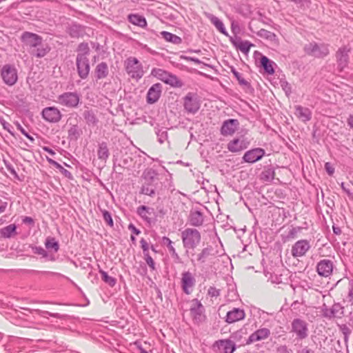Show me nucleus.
I'll list each match as a JSON object with an SVG mask.
<instances>
[{
  "label": "nucleus",
  "mask_w": 353,
  "mask_h": 353,
  "mask_svg": "<svg viewBox=\"0 0 353 353\" xmlns=\"http://www.w3.org/2000/svg\"><path fill=\"white\" fill-rule=\"evenodd\" d=\"M261 64L263 67L265 73L268 74H273L274 73V69L273 65L274 64V61H271L265 56H262L261 58Z\"/></svg>",
  "instance_id": "nucleus-36"
},
{
  "label": "nucleus",
  "mask_w": 353,
  "mask_h": 353,
  "mask_svg": "<svg viewBox=\"0 0 353 353\" xmlns=\"http://www.w3.org/2000/svg\"><path fill=\"white\" fill-rule=\"evenodd\" d=\"M234 45L239 49L243 53H248L251 46H253L250 41H242L240 39H239L238 42H234Z\"/></svg>",
  "instance_id": "nucleus-45"
},
{
  "label": "nucleus",
  "mask_w": 353,
  "mask_h": 353,
  "mask_svg": "<svg viewBox=\"0 0 353 353\" xmlns=\"http://www.w3.org/2000/svg\"><path fill=\"white\" fill-rule=\"evenodd\" d=\"M181 236L183 246L187 253L189 250L196 249L201 241V233L195 228H185L181 232Z\"/></svg>",
  "instance_id": "nucleus-1"
},
{
  "label": "nucleus",
  "mask_w": 353,
  "mask_h": 353,
  "mask_svg": "<svg viewBox=\"0 0 353 353\" xmlns=\"http://www.w3.org/2000/svg\"><path fill=\"white\" fill-rule=\"evenodd\" d=\"M291 325V332L296 334L298 339L303 340L307 337L308 325L306 321L299 318L294 319Z\"/></svg>",
  "instance_id": "nucleus-9"
},
{
  "label": "nucleus",
  "mask_w": 353,
  "mask_h": 353,
  "mask_svg": "<svg viewBox=\"0 0 353 353\" xmlns=\"http://www.w3.org/2000/svg\"><path fill=\"white\" fill-rule=\"evenodd\" d=\"M158 173L152 168L146 169L142 174L144 183L140 190V193L153 196L155 194L154 182L157 179Z\"/></svg>",
  "instance_id": "nucleus-2"
},
{
  "label": "nucleus",
  "mask_w": 353,
  "mask_h": 353,
  "mask_svg": "<svg viewBox=\"0 0 353 353\" xmlns=\"http://www.w3.org/2000/svg\"><path fill=\"white\" fill-rule=\"evenodd\" d=\"M190 312L194 322L199 323L205 320V308L197 299H194L191 301Z\"/></svg>",
  "instance_id": "nucleus-7"
},
{
  "label": "nucleus",
  "mask_w": 353,
  "mask_h": 353,
  "mask_svg": "<svg viewBox=\"0 0 353 353\" xmlns=\"http://www.w3.org/2000/svg\"><path fill=\"white\" fill-rule=\"evenodd\" d=\"M341 189L343 190V191L344 192H345V193L348 195V196H349L350 198H351L352 199H353V194H352V193L350 192V189H349V188H347L345 185V183H344L343 182H342V183H341Z\"/></svg>",
  "instance_id": "nucleus-63"
},
{
  "label": "nucleus",
  "mask_w": 353,
  "mask_h": 353,
  "mask_svg": "<svg viewBox=\"0 0 353 353\" xmlns=\"http://www.w3.org/2000/svg\"><path fill=\"white\" fill-rule=\"evenodd\" d=\"M257 35L259 36L260 37L266 39L271 41H274L277 39L276 35L274 32L267 30L265 29H261L257 32Z\"/></svg>",
  "instance_id": "nucleus-48"
},
{
  "label": "nucleus",
  "mask_w": 353,
  "mask_h": 353,
  "mask_svg": "<svg viewBox=\"0 0 353 353\" xmlns=\"http://www.w3.org/2000/svg\"><path fill=\"white\" fill-rule=\"evenodd\" d=\"M141 249L143 250V256L150 254L149 253V245L148 242L144 239H141L140 241Z\"/></svg>",
  "instance_id": "nucleus-58"
},
{
  "label": "nucleus",
  "mask_w": 353,
  "mask_h": 353,
  "mask_svg": "<svg viewBox=\"0 0 353 353\" xmlns=\"http://www.w3.org/2000/svg\"><path fill=\"white\" fill-rule=\"evenodd\" d=\"M196 283V279L190 271L182 272L181 279V285L183 292L187 294H190Z\"/></svg>",
  "instance_id": "nucleus-12"
},
{
  "label": "nucleus",
  "mask_w": 353,
  "mask_h": 353,
  "mask_svg": "<svg viewBox=\"0 0 353 353\" xmlns=\"http://www.w3.org/2000/svg\"><path fill=\"white\" fill-rule=\"evenodd\" d=\"M165 83L173 88H181L183 83L174 74L170 73L164 81Z\"/></svg>",
  "instance_id": "nucleus-38"
},
{
  "label": "nucleus",
  "mask_w": 353,
  "mask_h": 353,
  "mask_svg": "<svg viewBox=\"0 0 353 353\" xmlns=\"http://www.w3.org/2000/svg\"><path fill=\"white\" fill-rule=\"evenodd\" d=\"M124 65L126 72L131 78L138 81L143 77L144 74L143 65L136 57H128L125 61Z\"/></svg>",
  "instance_id": "nucleus-3"
},
{
  "label": "nucleus",
  "mask_w": 353,
  "mask_h": 353,
  "mask_svg": "<svg viewBox=\"0 0 353 353\" xmlns=\"http://www.w3.org/2000/svg\"><path fill=\"white\" fill-rule=\"evenodd\" d=\"M348 301L353 305V279L349 281L348 283V292H347Z\"/></svg>",
  "instance_id": "nucleus-54"
},
{
  "label": "nucleus",
  "mask_w": 353,
  "mask_h": 353,
  "mask_svg": "<svg viewBox=\"0 0 353 353\" xmlns=\"http://www.w3.org/2000/svg\"><path fill=\"white\" fill-rule=\"evenodd\" d=\"M162 85L161 83H157L153 84L148 90L147 93V102L150 104L157 102L161 94Z\"/></svg>",
  "instance_id": "nucleus-24"
},
{
  "label": "nucleus",
  "mask_w": 353,
  "mask_h": 353,
  "mask_svg": "<svg viewBox=\"0 0 353 353\" xmlns=\"http://www.w3.org/2000/svg\"><path fill=\"white\" fill-rule=\"evenodd\" d=\"M325 169L327 173L330 176L332 175L334 172V168L332 166L331 163L329 162L325 163Z\"/></svg>",
  "instance_id": "nucleus-62"
},
{
  "label": "nucleus",
  "mask_w": 353,
  "mask_h": 353,
  "mask_svg": "<svg viewBox=\"0 0 353 353\" xmlns=\"http://www.w3.org/2000/svg\"><path fill=\"white\" fill-rule=\"evenodd\" d=\"M270 335V330L268 328H260L254 331L250 335L246 341V345L252 344L254 342L265 340Z\"/></svg>",
  "instance_id": "nucleus-23"
},
{
  "label": "nucleus",
  "mask_w": 353,
  "mask_h": 353,
  "mask_svg": "<svg viewBox=\"0 0 353 353\" xmlns=\"http://www.w3.org/2000/svg\"><path fill=\"white\" fill-rule=\"evenodd\" d=\"M265 154V150L261 148H256L247 151L243 157V160L249 163H254L261 159Z\"/></svg>",
  "instance_id": "nucleus-20"
},
{
  "label": "nucleus",
  "mask_w": 353,
  "mask_h": 353,
  "mask_svg": "<svg viewBox=\"0 0 353 353\" xmlns=\"http://www.w3.org/2000/svg\"><path fill=\"white\" fill-rule=\"evenodd\" d=\"M170 72L168 71L163 70L161 68H153L151 71V75L156 77L157 79L161 80L164 82L168 77Z\"/></svg>",
  "instance_id": "nucleus-43"
},
{
  "label": "nucleus",
  "mask_w": 353,
  "mask_h": 353,
  "mask_svg": "<svg viewBox=\"0 0 353 353\" xmlns=\"http://www.w3.org/2000/svg\"><path fill=\"white\" fill-rule=\"evenodd\" d=\"M68 34L72 38H79L83 37L85 33L84 26L77 24L72 23L67 30Z\"/></svg>",
  "instance_id": "nucleus-29"
},
{
  "label": "nucleus",
  "mask_w": 353,
  "mask_h": 353,
  "mask_svg": "<svg viewBox=\"0 0 353 353\" xmlns=\"http://www.w3.org/2000/svg\"><path fill=\"white\" fill-rule=\"evenodd\" d=\"M16 126L17 130H19L26 137H27L31 142H34V138L29 134L28 132L22 127V125L19 123H16Z\"/></svg>",
  "instance_id": "nucleus-57"
},
{
  "label": "nucleus",
  "mask_w": 353,
  "mask_h": 353,
  "mask_svg": "<svg viewBox=\"0 0 353 353\" xmlns=\"http://www.w3.org/2000/svg\"><path fill=\"white\" fill-rule=\"evenodd\" d=\"M231 72H232V74H234V76L235 77L236 80L238 81L239 85H241V86L244 87L246 89L252 90V88L250 83L248 81H246L242 77L241 74L239 73L238 71H236V70L234 68H233V67L231 68Z\"/></svg>",
  "instance_id": "nucleus-39"
},
{
  "label": "nucleus",
  "mask_w": 353,
  "mask_h": 353,
  "mask_svg": "<svg viewBox=\"0 0 353 353\" xmlns=\"http://www.w3.org/2000/svg\"><path fill=\"white\" fill-rule=\"evenodd\" d=\"M162 37L168 42L172 43L175 45H179L182 43V39L179 36L174 34L167 31L161 32Z\"/></svg>",
  "instance_id": "nucleus-37"
},
{
  "label": "nucleus",
  "mask_w": 353,
  "mask_h": 353,
  "mask_svg": "<svg viewBox=\"0 0 353 353\" xmlns=\"http://www.w3.org/2000/svg\"><path fill=\"white\" fill-rule=\"evenodd\" d=\"M329 46L325 43H317L316 42H310L304 46L305 52L310 56L316 58H323L329 54Z\"/></svg>",
  "instance_id": "nucleus-4"
},
{
  "label": "nucleus",
  "mask_w": 353,
  "mask_h": 353,
  "mask_svg": "<svg viewBox=\"0 0 353 353\" xmlns=\"http://www.w3.org/2000/svg\"><path fill=\"white\" fill-rule=\"evenodd\" d=\"M239 126V122L235 119H229L223 122L221 127V134L225 137L234 134Z\"/></svg>",
  "instance_id": "nucleus-19"
},
{
  "label": "nucleus",
  "mask_w": 353,
  "mask_h": 353,
  "mask_svg": "<svg viewBox=\"0 0 353 353\" xmlns=\"http://www.w3.org/2000/svg\"><path fill=\"white\" fill-rule=\"evenodd\" d=\"M144 259L145 261L146 264L149 266L151 270H155V263L152 259V257L150 256V254L144 255L143 256Z\"/></svg>",
  "instance_id": "nucleus-55"
},
{
  "label": "nucleus",
  "mask_w": 353,
  "mask_h": 353,
  "mask_svg": "<svg viewBox=\"0 0 353 353\" xmlns=\"http://www.w3.org/2000/svg\"><path fill=\"white\" fill-rule=\"evenodd\" d=\"M208 18L210 21V22L216 27V28L223 34L228 36V33L225 28V26L221 20H220L217 17L213 14H208Z\"/></svg>",
  "instance_id": "nucleus-32"
},
{
  "label": "nucleus",
  "mask_w": 353,
  "mask_h": 353,
  "mask_svg": "<svg viewBox=\"0 0 353 353\" xmlns=\"http://www.w3.org/2000/svg\"><path fill=\"white\" fill-rule=\"evenodd\" d=\"M224 254V250L222 248L218 249L217 246L214 248L212 245H208L203 248L196 255V261L199 264H204L208 260L221 256Z\"/></svg>",
  "instance_id": "nucleus-5"
},
{
  "label": "nucleus",
  "mask_w": 353,
  "mask_h": 353,
  "mask_svg": "<svg viewBox=\"0 0 353 353\" xmlns=\"http://www.w3.org/2000/svg\"><path fill=\"white\" fill-rule=\"evenodd\" d=\"M281 86L283 90L285 91L287 95H289L292 92V88L290 84L287 81H283L281 83Z\"/></svg>",
  "instance_id": "nucleus-61"
},
{
  "label": "nucleus",
  "mask_w": 353,
  "mask_h": 353,
  "mask_svg": "<svg viewBox=\"0 0 353 353\" xmlns=\"http://www.w3.org/2000/svg\"><path fill=\"white\" fill-rule=\"evenodd\" d=\"M48 163L53 166H54L57 169L59 170V172L66 178L71 179H72V174L68 170L65 169L60 163L57 162L56 161L47 158Z\"/></svg>",
  "instance_id": "nucleus-40"
},
{
  "label": "nucleus",
  "mask_w": 353,
  "mask_h": 353,
  "mask_svg": "<svg viewBox=\"0 0 353 353\" xmlns=\"http://www.w3.org/2000/svg\"><path fill=\"white\" fill-rule=\"evenodd\" d=\"M208 294L211 297H217L220 295V290L216 289L215 287H210L208 290Z\"/></svg>",
  "instance_id": "nucleus-59"
},
{
  "label": "nucleus",
  "mask_w": 353,
  "mask_h": 353,
  "mask_svg": "<svg viewBox=\"0 0 353 353\" xmlns=\"http://www.w3.org/2000/svg\"><path fill=\"white\" fill-rule=\"evenodd\" d=\"M152 211H153V209L145 205H141L137 208L138 214L148 223L151 222V219L148 215L151 214Z\"/></svg>",
  "instance_id": "nucleus-41"
},
{
  "label": "nucleus",
  "mask_w": 353,
  "mask_h": 353,
  "mask_svg": "<svg viewBox=\"0 0 353 353\" xmlns=\"http://www.w3.org/2000/svg\"><path fill=\"white\" fill-rule=\"evenodd\" d=\"M98 159L103 162H106L110 156L109 149L105 142L103 141L99 143L97 150Z\"/></svg>",
  "instance_id": "nucleus-31"
},
{
  "label": "nucleus",
  "mask_w": 353,
  "mask_h": 353,
  "mask_svg": "<svg viewBox=\"0 0 353 353\" xmlns=\"http://www.w3.org/2000/svg\"><path fill=\"white\" fill-rule=\"evenodd\" d=\"M50 51V47L46 43H43V41H41L39 46H37L36 48H33L32 50H29V53L32 57L42 58L44 57Z\"/></svg>",
  "instance_id": "nucleus-26"
},
{
  "label": "nucleus",
  "mask_w": 353,
  "mask_h": 353,
  "mask_svg": "<svg viewBox=\"0 0 353 353\" xmlns=\"http://www.w3.org/2000/svg\"><path fill=\"white\" fill-rule=\"evenodd\" d=\"M17 227L14 224H10L1 229V236L10 238L16 234Z\"/></svg>",
  "instance_id": "nucleus-42"
},
{
  "label": "nucleus",
  "mask_w": 353,
  "mask_h": 353,
  "mask_svg": "<svg viewBox=\"0 0 353 353\" xmlns=\"http://www.w3.org/2000/svg\"><path fill=\"white\" fill-rule=\"evenodd\" d=\"M32 251L34 254L42 256L44 258H48L50 261H54L55 258L52 256H49L48 252L42 248L34 246L32 248Z\"/></svg>",
  "instance_id": "nucleus-49"
},
{
  "label": "nucleus",
  "mask_w": 353,
  "mask_h": 353,
  "mask_svg": "<svg viewBox=\"0 0 353 353\" xmlns=\"http://www.w3.org/2000/svg\"><path fill=\"white\" fill-rule=\"evenodd\" d=\"M1 77L5 84L12 86L18 80L17 70L14 65L6 64L1 69Z\"/></svg>",
  "instance_id": "nucleus-6"
},
{
  "label": "nucleus",
  "mask_w": 353,
  "mask_h": 353,
  "mask_svg": "<svg viewBox=\"0 0 353 353\" xmlns=\"http://www.w3.org/2000/svg\"><path fill=\"white\" fill-rule=\"evenodd\" d=\"M25 312H20V313L21 314H24V315H26V316H28L29 314H32L34 312L37 313L39 316H42V317H46L47 315L50 316H52V317H54V318H57V319H61L62 317V315L60 314L59 313H52V312H50L48 311H43V310H31L30 309H28V308H23V309Z\"/></svg>",
  "instance_id": "nucleus-34"
},
{
  "label": "nucleus",
  "mask_w": 353,
  "mask_h": 353,
  "mask_svg": "<svg viewBox=\"0 0 353 353\" xmlns=\"http://www.w3.org/2000/svg\"><path fill=\"white\" fill-rule=\"evenodd\" d=\"M21 41L29 51L33 48H36L37 46H39L41 41H43V39L37 34L26 31L22 33Z\"/></svg>",
  "instance_id": "nucleus-11"
},
{
  "label": "nucleus",
  "mask_w": 353,
  "mask_h": 353,
  "mask_svg": "<svg viewBox=\"0 0 353 353\" xmlns=\"http://www.w3.org/2000/svg\"><path fill=\"white\" fill-rule=\"evenodd\" d=\"M188 221L191 225L199 227L203 225L204 222V217L200 211L191 210L190 212Z\"/></svg>",
  "instance_id": "nucleus-28"
},
{
  "label": "nucleus",
  "mask_w": 353,
  "mask_h": 353,
  "mask_svg": "<svg viewBox=\"0 0 353 353\" xmlns=\"http://www.w3.org/2000/svg\"><path fill=\"white\" fill-rule=\"evenodd\" d=\"M333 267L334 265L331 260L323 259L318 262L316 272L319 276L327 277L332 274Z\"/></svg>",
  "instance_id": "nucleus-21"
},
{
  "label": "nucleus",
  "mask_w": 353,
  "mask_h": 353,
  "mask_svg": "<svg viewBox=\"0 0 353 353\" xmlns=\"http://www.w3.org/2000/svg\"><path fill=\"white\" fill-rule=\"evenodd\" d=\"M76 65L79 77L85 79L88 77L90 70L88 58L82 55H77Z\"/></svg>",
  "instance_id": "nucleus-13"
},
{
  "label": "nucleus",
  "mask_w": 353,
  "mask_h": 353,
  "mask_svg": "<svg viewBox=\"0 0 353 353\" xmlns=\"http://www.w3.org/2000/svg\"><path fill=\"white\" fill-rule=\"evenodd\" d=\"M245 314L243 310L234 307L227 312L225 322L229 324L234 323L245 318Z\"/></svg>",
  "instance_id": "nucleus-25"
},
{
  "label": "nucleus",
  "mask_w": 353,
  "mask_h": 353,
  "mask_svg": "<svg viewBox=\"0 0 353 353\" xmlns=\"http://www.w3.org/2000/svg\"><path fill=\"white\" fill-rule=\"evenodd\" d=\"M294 108V114L301 121L307 122L311 119L312 112L309 108L303 107L301 105H296Z\"/></svg>",
  "instance_id": "nucleus-27"
},
{
  "label": "nucleus",
  "mask_w": 353,
  "mask_h": 353,
  "mask_svg": "<svg viewBox=\"0 0 353 353\" xmlns=\"http://www.w3.org/2000/svg\"><path fill=\"white\" fill-rule=\"evenodd\" d=\"M275 176V171L273 167L268 166L264 168L260 174V179L266 182H271Z\"/></svg>",
  "instance_id": "nucleus-35"
},
{
  "label": "nucleus",
  "mask_w": 353,
  "mask_h": 353,
  "mask_svg": "<svg viewBox=\"0 0 353 353\" xmlns=\"http://www.w3.org/2000/svg\"><path fill=\"white\" fill-rule=\"evenodd\" d=\"M276 353H288V347L285 345H280L276 347Z\"/></svg>",
  "instance_id": "nucleus-64"
},
{
  "label": "nucleus",
  "mask_w": 353,
  "mask_h": 353,
  "mask_svg": "<svg viewBox=\"0 0 353 353\" xmlns=\"http://www.w3.org/2000/svg\"><path fill=\"white\" fill-rule=\"evenodd\" d=\"M101 212L102 214L104 221L111 228L113 227L114 222L110 212L107 210H101Z\"/></svg>",
  "instance_id": "nucleus-52"
},
{
  "label": "nucleus",
  "mask_w": 353,
  "mask_h": 353,
  "mask_svg": "<svg viewBox=\"0 0 353 353\" xmlns=\"http://www.w3.org/2000/svg\"><path fill=\"white\" fill-rule=\"evenodd\" d=\"M163 243L166 245L170 254L176 251L174 247L173 246V243L170 239V238L166 236L163 237Z\"/></svg>",
  "instance_id": "nucleus-56"
},
{
  "label": "nucleus",
  "mask_w": 353,
  "mask_h": 353,
  "mask_svg": "<svg viewBox=\"0 0 353 353\" xmlns=\"http://www.w3.org/2000/svg\"><path fill=\"white\" fill-rule=\"evenodd\" d=\"M184 108L188 112L194 114L200 108V103L195 94L189 92L184 97Z\"/></svg>",
  "instance_id": "nucleus-18"
},
{
  "label": "nucleus",
  "mask_w": 353,
  "mask_h": 353,
  "mask_svg": "<svg viewBox=\"0 0 353 353\" xmlns=\"http://www.w3.org/2000/svg\"><path fill=\"white\" fill-rule=\"evenodd\" d=\"M99 273L101 276L102 280L109 286L114 287L116 285V279L111 276H109L105 271L103 270H99Z\"/></svg>",
  "instance_id": "nucleus-47"
},
{
  "label": "nucleus",
  "mask_w": 353,
  "mask_h": 353,
  "mask_svg": "<svg viewBox=\"0 0 353 353\" xmlns=\"http://www.w3.org/2000/svg\"><path fill=\"white\" fill-rule=\"evenodd\" d=\"M311 248L310 243L308 240L301 239L296 241L292 247L291 254L293 257L299 258L302 257Z\"/></svg>",
  "instance_id": "nucleus-14"
},
{
  "label": "nucleus",
  "mask_w": 353,
  "mask_h": 353,
  "mask_svg": "<svg viewBox=\"0 0 353 353\" xmlns=\"http://www.w3.org/2000/svg\"><path fill=\"white\" fill-rule=\"evenodd\" d=\"M79 137V131L77 125H72L68 130V137L71 140H77Z\"/></svg>",
  "instance_id": "nucleus-53"
},
{
  "label": "nucleus",
  "mask_w": 353,
  "mask_h": 353,
  "mask_svg": "<svg viewBox=\"0 0 353 353\" xmlns=\"http://www.w3.org/2000/svg\"><path fill=\"white\" fill-rule=\"evenodd\" d=\"M58 103L63 106L73 108H76L80 101V96L77 92H67L58 97Z\"/></svg>",
  "instance_id": "nucleus-8"
},
{
  "label": "nucleus",
  "mask_w": 353,
  "mask_h": 353,
  "mask_svg": "<svg viewBox=\"0 0 353 353\" xmlns=\"http://www.w3.org/2000/svg\"><path fill=\"white\" fill-rule=\"evenodd\" d=\"M128 20L132 24L141 28H145L147 26V21L145 18L143 16L138 14H128Z\"/></svg>",
  "instance_id": "nucleus-30"
},
{
  "label": "nucleus",
  "mask_w": 353,
  "mask_h": 353,
  "mask_svg": "<svg viewBox=\"0 0 353 353\" xmlns=\"http://www.w3.org/2000/svg\"><path fill=\"white\" fill-rule=\"evenodd\" d=\"M221 353H233L236 350L235 343L230 339H221L215 341L213 345Z\"/></svg>",
  "instance_id": "nucleus-22"
},
{
  "label": "nucleus",
  "mask_w": 353,
  "mask_h": 353,
  "mask_svg": "<svg viewBox=\"0 0 353 353\" xmlns=\"http://www.w3.org/2000/svg\"><path fill=\"white\" fill-rule=\"evenodd\" d=\"M344 307L340 303H334L331 307L323 304L321 308L322 314L328 319L340 318L343 314Z\"/></svg>",
  "instance_id": "nucleus-15"
},
{
  "label": "nucleus",
  "mask_w": 353,
  "mask_h": 353,
  "mask_svg": "<svg viewBox=\"0 0 353 353\" xmlns=\"http://www.w3.org/2000/svg\"><path fill=\"white\" fill-rule=\"evenodd\" d=\"M339 329L344 336H350L352 332L351 330L345 324H342L339 325Z\"/></svg>",
  "instance_id": "nucleus-60"
},
{
  "label": "nucleus",
  "mask_w": 353,
  "mask_h": 353,
  "mask_svg": "<svg viewBox=\"0 0 353 353\" xmlns=\"http://www.w3.org/2000/svg\"><path fill=\"white\" fill-rule=\"evenodd\" d=\"M78 54L77 55H82L85 57H88L90 53V48L88 44L87 43H81L78 46L77 48Z\"/></svg>",
  "instance_id": "nucleus-51"
},
{
  "label": "nucleus",
  "mask_w": 353,
  "mask_h": 353,
  "mask_svg": "<svg viewBox=\"0 0 353 353\" xmlns=\"http://www.w3.org/2000/svg\"><path fill=\"white\" fill-rule=\"evenodd\" d=\"M95 77L97 80L105 78L108 74V65L105 62L99 63L95 68Z\"/></svg>",
  "instance_id": "nucleus-33"
},
{
  "label": "nucleus",
  "mask_w": 353,
  "mask_h": 353,
  "mask_svg": "<svg viewBox=\"0 0 353 353\" xmlns=\"http://www.w3.org/2000/svg\"><path fill=\"white\" fill-rule=\"evenodd\" d=\"M83 116L88 125H96L98 123V119L92 110H85Z\"/></svg>",
  "instance_id": "nucleus-44"
},
{
  "label": "nucleus",
  "mask_w": 353,
  "mask_h": 353,
  "mask_svg": "<svg viewBox=\"0 0 353 353\" xmlns=\"http://www.w3.org/2000/svg\"><path fill=\"white\" fill-rule=\"evenodd\" d=\"M156 134L158 137V141L161 144H163L168 140V132L164 128L157 129Z\"/></svg>",
  "instance_id": "nucleus-50"
},
{
  "label": "nucleus",
  "mask_w": 353,
  "mask_h": 353,
  "mask_svg": "<svg viewBox=\"0 0 353 353\" xmlns=\"http://www.w3.org/2000/svg\"><path fill=\"white\" fill-rule=\"evenodd\" d=\"M350 51V47L346 46L339 48L336 51V60L339 71L342 72L347 67L349 63V52Z\"/></svg>",
  "instance_id": "nucleus-10"
},
{
  "label": "nucleus",
  "mask_w": 353,
  "mask_h": 353,
  "mask_svg": "<svg viewBox=\"0 0 353 353\" xmlns=\"http://www.w3.org/2000/svg\"><path fill=\"white\" fill-rule=\"evenodd\" d=\"M42 117L50 123H58L62 117L60 110L56 107H47L41 112Z\"/></svg>",
  "instance_id": "nucleus-16"
},
{
  "label": "nucleus",
  "mask_w": 353,
  "mask_h": 353,
  "mask_svg": "<svg viewBox=\"0 0 353 353\" xmlns=\"http://www.w3.org/2000/svg\"><path fill=\"white\" fill-rule=\"evenodd\" d=\"M249 143L245 138L241 137L231 140L228 143L227 148L230 152L236 153L246 149Z\"/></svg>",
  "instance_id": "nucleus-17"
},
{
  "label": "nucleus",
  "mask_w": 353,
  "mask_h": 353,
  "mask_svg": "<svg viewBox=\"0 0 353 353\" xmlns=\"http://www.w3.org/2000/svg\"><path fill=\"white\" fill-rule=\"evenodd\" d=\"M45 246L48 250H53L54 252H57L59 250L58 241L54 237H48L45 242Z\"/></svg>",
  "instance_id": "nucleus-46"
}]
</instances>
